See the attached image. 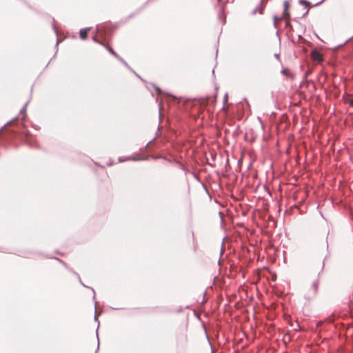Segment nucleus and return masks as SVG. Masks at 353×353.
<instances>
[{"label": "nucleus", "instance_id": "f257e3e1", "mask_svg": "<svg viewBox=\"0 0 353 353\" xmlns=\"http://www.w3.org/2000/svg\"><path fill=\"white\" fill-rule=\"evenodd\" d=\"M311 58L316 63H321L323 60V55L316 50L312 51Z\"/></svg>", "mask_w": 353, "mask_h": 353}, {"label": "nucleus", "instance_id": "f03ea898", "mask_svg": "<svg viewBox=\"0 0 353 353\" xmlns=\"http://www.w3.org/2000/svg\"><path fill=\"white\" fill-rule=\"evenodd\" d=\"M89 30H90L89 28L81 29L80 30L79 35H80V37L81 39H83V40L86 39Z\"/></svg>", "mask_w": 353, "mask_h": 353}, {"label": "nucleus", "instance_id": "7ed1b4c3", "mask_svg": "<svg viewBox=\"0 0 353 353\" xmlns=\"http://www.w3.org/2000/svg\"><path fill=\"white\" fill-rule=\"evenodd\" d=\"M108 50V51L112 54L114 55V57H117L118 55L115 52V51L109 46V45H106L104 43L103 45Z\"/></svg>", "mask_w": 353, "mask_h": 353}, {"label": "nucleus", "instance_id": "20e7f679", "mask_svg": "<svg viewBox=\"0 0 353 353\" xmlns=\"http://www.w3.org/2000/svg\"><path fill=\"white\" fill-rule=\"evenodd\" d=\"M287 15H288V3H285V10L283 12V18H285Z\"/></svg>", "mask_w": 353, "mask_h": 353}, {"label": "nucleus", "instance_id": "39448f33", "mask_svg": "<svg viewBox=\"0 0 353 353\" xmlns=\"http://www.w3.org/2000/svg\"><path fill=\"white\" fill-rule=\"evenodd\" d=\"M312 286H313L314 292H316L317 290H318V283H314Z\"/></svg>", "mask_w": 353, "mask_h": 353}, {"label": "nucleus", "instance_id": "423d86ee", "mask_svg": "<svg viewBox=\"0 0 353 353\" xmlns=\"http://www.w3.org/2000/svg\"><path fill=\"white\" fill-rule=\"evenodd\" d=\"M93 40H94L95 42H97V43H99V44H101V45H104V43H103V42H101V41H99V40L97 39V37H93Z\"/></svg>", "mask_w": 353, "mask_h": 353}, {"label": "nucleus", "instance_id": "0eeeda50", "mask_svg": "<svg viewBox=\"0 0 353 353\" xmlns=\"http://www.w3.org/2000/svg\"><path fill=\"white\" fill-rule=\"evenodd\" d=\"M224 101L226 103L228 101V95L225 96Z\"/></svg>", "mask_w": 353, "mask_h": 353}]
</instances>
